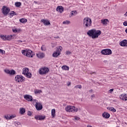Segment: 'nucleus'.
<instances>
[{"label": "nucleus", "mask_w": 127, "mask_h": 127, "mask_svg": "<svg viewBox=\"0 0 127 127\" xmlns=\"http://www.w3.org/2000/svg\"><path fill=\"white\" fill-rule=\"evenodd\" d=\"M101 34L102 32H101V30H96L95 29L89 30L87 32V35H88V36L90 37H91L93 39H95V38H98L99 36L101 35Z\"/></svg>", "instance_id": "f257e3e1"}, {"label": "nucleus", "mask_w": 127, "mask_h": 127, "mask_svg": "<svg viewBox=\"0 0 127 127\" xmlns=\"http://www.w3.org/2000/svg\"><path fill=\"white\" fill-rule=\"evenodd\" d=\"M83 25L85 28L90 27L92 25V20L90 18H85L83 19Z\"/></svg>", "instance_id": "f03ea898"}, {"label": "nucleus", "mask_w": 127, "mask_h": 127, "mask_svg": "<svg viewBox=\"0 0 127 127\" xmlns=\"http://www.w3.org/2000/svg\"><path fill=\"white\" fill-rule=\"evenodd\" d=\"M49 71V68L47 67H44L39 69V73L40 75H46Z\"/></svg>", "instance_id": "7ed1b4c3"}, {"label": "nucleus", "mask_w": 127, "mask_h": 127, "mask_svg": "<svg viewBox=\"0 0 127 127\" xmlns=\"http://www.w3.org/2000/svg\"><path fill=\"white\" fill-rule=\"evenodd\" d=\"M65 111L68 113H74V112H78V108H75L74 106H67L65 108Z\"/></svg>", "instance_id": "20e7f679"}, {"label": "nucleus", "mask_w": 127, "mask_h": 127, "mask_svg": "<svg viewBox=\"0 0 127 127\" xmlns=\"http://www.w3.org/2000/svg\"><path fill=\"white\" fill-rule=\"evenodd\" d=\"M101 53L103 55H111L113 54V52H112V50L110 49H106L102 50Z\"/></svg>", "instance_id": "39448f33"}, {"label": "nucleus", "mask_w": 127, "mask_h": 127, "mask_svg": "<svg viewBox=\"0 0 127 127\" xmlns=\"http://www.w3.org/2000/svg\"><path fill=\"white\" fill-rule=\"evenodd\" d=\"M25 79L24 77L21 75H17L15 77V81L18 82V83H19V82H23Z\"/></svg>", "instance_id": "423d86ee"}, {"label": "nucleus", "mask_w": 127, "mask_h": 127, "mask_svg": "<svg viewBox=\"0 0 127 127\" xmlns=\"http://www.w3.org/2000/svg\"><path fill=\"white\" fill-rule=\"evenodd\" d=\"M33 103H36L35 107L37 111H40L42 110L43 107L42 106V105L40 104V103L36 102V100H34Z\"/></svg>", "instance_id": "0eeeda50"}, {"label": "nucleus", "mask_w": 127, "mask_h": 127, "mask_svg": "<svg viewBox=\"0 0 127 127\" xmlns=\"http://www.w3.org/2000/svg\"><path fill=\"white\" fill-rule=\"evenodd\" d=\"M2 12L4 15H7V14H8V12H9V11L10 10V9L8 7L5 6H3L2 7Z\"/></svg>", "instance_id": "6e6552de"}, {"label": "nucleus", "mask_w": 127, "mask_h": 127, "mask_svg": "<svg viewBox=\"0 0 127 127\" xmlns=\"http://www.w3.org/2000/svg\"><path fill=\"white\" fill-rule=\"evenodd\" d=\"M34 55H35L34 52H32L29 49H27V54L26 55V56H27V57H31V58H32L34 56Z\"/></svg>", "instance_id": "1a4fd4ad"}, {"label": "nucleus", "mask_w": 127, "mask_h": 127, "mask_svg": "<svg viewBox=\"0 0 127 127\" xmlns=\"http://www.w3.org/2000/svg\"><path fill=\"white\" fill-rule=\"evenodd\" d=\"M34 118L37 121H44V120H45L46 117L45 116L35 115Z\"/></svg>", "instance_id": "9d476101"}, {"label": "nucleus", "mask_w": 127, "mask_h": 127, "mask_svg": "<svg viewBox=\"0 0 127 127\" xmlns=\"http://www.w3.org/2000/svg\"><path fill=\"white\" fill-rule=\"evenodd\" d=\"M24 98L26 101H28V102H32L33 101V98H32V96L29 95H24Z\"/></svg>", "instance_id": "9b49d317"}, {"label": "nucleus", "mask_w": 127, "mask_h": 127, "mask_svg": "<svg viewBox=\"0 0 127 127\" xmlns=\"http://www.w3.org/2000/svg\"><path fill=\"white\" fill-rule=\"evenodd\" d=\"M119 45L120 46H122V47H127V40H123L119 43Z\"/></svg>", "instance_id": "f8f14e48"}, {"label": "nucleus", "mask_w": 127, "mask_h": 127, "mask_svg": "<svg viewBox=\"0 0 127 127\" xmlns=\"http://www.w3.org/2000/svg\"><path fill=\"white\" fill-rule=\"evenodd\" d=\"M36 56L38 58H40V59H42V58H44V57H45V54L40 52L38 54H37Z\"/></svg>", "instance_id": "ddd939ff"}, {"label": "nucleus", "mask_w": 127, "mask_h": 127, "mask_svg": "<svg viewBox=\"0 0 127 127\" xmlns=\"http://www.w3.org/2000/svg\"><path fill=\"white\" fill-rule=\"evenodd\" d=\"M56 10L60 12V13H62L63 11H64V7L62 6H58L57 7Z\"/></svg>", "instance_id": "4468645a"}, {"label": "nucleus", "mask_w": 127, "mask_h": 127, "mask_svg": "<svg viewBox=\"0 0 127 127\" xmlns=\"http://www.w3.org/2000/svg\"><path fill=\"white\" fill-rule=\"evenodd\" d=\"M41 22H43V24H44L45 26L50 25V22H49V21L48 20L42 19Z\"/></svg>", "instance_id": "2eb2a0df"}, {"label": "nucleus", "mask_w": 127, "mask_h": 127, "mask_svg": "<svg viewBox=\"0 0 127 127\" xmlns=\"http://www.w3.org/2000/svg\"><path fill=\"white\" fill-rule=\"evenodd\" d=\"M120 99H121V100H123V101H127V94H122L120 96Z\"/></svg>", "instance_id": "dca6fc26"}, {"label": "nucleus", "mask_w": 127, "mask_h": 127, "mask_svg": "<svg viewBox=\"0 0 127 127\" xmlns=\"http://www.w3.org/2000/svg\"><path fill=\"white\" fill-rule=\"evenodd\" d=\"M102 116L105 119H109V118H110V114L107 112H104L102 114Z\"/></svg>", "instance_id": "f3484780"}, {"label": "nucleus", "mask_w": 127, "mask_h": 127, "mask_svg": "<svg viewBox=\"0 0 127 127\" xmlns=\"http://www.w3.org/2000/svg\"><path fill=\"white\" fill-rule=\"evenodd\" d=\"M109 20L108 19H103L101 20V23L103 25H106L108 24V22H109Z\"/></svg>", "instance_id": "a211bd4d"}, {"label": "nucleus", "mask_w": 127, "mask_h": 127, "mask_svg": "<svg viewBox=\"0 0 127 127\" xmlns=\"http://www.w3.org/2000/svg\"><path fill=\"white\" fill-rule=\"evenodd\" d=\"M78 13V12L76 10H73L70 12V14L69 15V17H72V16H75Z\"/></svg>", "instance_id": "6ab92c4d"}, {"label": "nucleus", "mask_w": 127, "mask_h": 127, "mask_svg": "<svg viewBox=\"0 0 127 127\" xmlns=\"http://www.w3.org/2000/svg\"><path fill=\"white\" fill-rule=\"evenodd\" d=\"M61 53L59 52L58 51H57V52H54V53L53 54V57H58Z\"/></svg>", "instance_id": "aec40b11"}, {"label": "nucleus", "mask_w": 127, "mask_h": 127, "mask_svg": "<svg viewBox=\"0 0 127 127\" xmlns=\"http://www.w3.org/2000/svg\"><path fill=\"white\" fill-rule=\"evenodd\" d=\"M29 71V69H28V68L25 67V68H23L22 74H24V75H25L26 74L28 73Z\"/></svg>", "instance_id": "412c9836"}, {"label": "nucleus", "mask_w": 127, "mask_h": 127, "mask_svg": "<svg viewBox=\"0 0 127 127\" xmlns=\"http://www.w3.org/2000/svg\"><path fill=\"white\" fill-rule=\"evenodd\" d=\"M19 21L21 23H25L26 22H27V19L25 18H21L19 19Z\"/></svg>", "instance_id": "4be33fe9"}, {"label": "nucleus", "mask_w": 127, "mask_h": 127, "mask_svg": "<svg viewBox=\"0 0 127 127\" xmlns=\"http://www.w3.org/2000/svg\"><path fill=\"white\" fill-rule=\"evenodd\" d=\"M62 69H63V70H65L66 71H69V66H67V65H63L62 67Z\"/></svg>", "instance_id": "5701e85b"}, {"label": "nucleus", "mask_w": 127, "mask_h": 127, "mask_svg": "<svg viewBox=\"0 0 127 127\" xmlns=\"http://www.w3.org/2000/svg\"><path fill=\"white\" fill-rule=\"evenodd\" d=\"M108 110L111 111V112H114V113H116L117 112V110H116V109L114 108V107L108 108Z\"/></svg>", "instance_id": "b1692460"}, {"label": "nucleus", "mask_w": 127, "mask_h": 127, "mask_svg": "<svg viewBox=\"0 0 127 127\" xmlns=\"http://www.w3.org/2000/svg\"><path fill=\"white\" fill-rule=\"evenodd\" d=\"M24 113H25V109L20 108V114H21V115H23V114H24Z\"/></svg>", "instance_id": "393cba45"}, {"label": "nucleus", "mask_w": 127, "mask_h": 127, "mask_svg": "<svg viewBox=\"0 0 127 127\" xmlns=\"http://www.w3.org/2000/svg\"><path fill=\"white\" fill-rule=\"evenodd\" d=\"M6 40H11L12 39V35H6Z\"/></svg>", "instance_id": "a878e982"}, {"label": "nucleus", "mask_w": 127, "mask_h": 127, "mask_svg": "<svg viewBox=\"0 0 127 127\" xmlns=\"http://www.w3.org/2000/svg\"><path fill=\"white\" fill-rule=\"evenodd\" d=\"M15 5L16 6V7H19L20 5H21V2H16L15 3Z\"/></svg>", "instance_id": "bb28decb"}, {"label": "nucleus", "mask_w": 127, "mask_h": 127, "mask_svg": "<svg viewBox=\"0 0 127 127\" xmlns=\"http://www.w3.org/2000/svg\"><path fill=\"white\" fill-rule=\"evenodd\" d=\"M0 37L1 38V39H2V40H6V35H1L0 36Z\"/></svg>", "instance_id": "cd10ccee"}, {"label": "nucleus", "mask_w": 127, "mask_h": 127, "mask_svg": "<svg viewBox=\"0 0 127 127\" xmlns=\"http://www.w3.org/2000/svg\"><path fill=\"white\" fill-rule=\"evenodd\" d=\"M70 23H71V22L69 20H66L63 22V24L68 25L70 24Z\"/></svg>", "instance_id": "c85d7f7f"}, {"label": "nucleus", "mask_w": 127, "mask_h": 127, "mask_svg": "<svg viewBox=\"0 0 127 127\" xmlns=\"http://www.w3.org/2000/svg\"><path fill=\"white\" fill-rule=\"evenodd\" d=\"M51 115L52 118H54V117H55V109L52 110Z\"/></svg>", "instance_id": "c756f323"}, {"label": "nucleus", "mask_w": 127, "mask_h": 127, "mask_svg": "<svg viewBox=\"0 0 127 127\" xmlns=\"http://www.w3.org/2000/svg\"><path fill=\"white\" fill-rule=\"evenodd\" d=\"M21 53H22V54H23V55H25V56H26V54L27 53V50H22Z\"/></svg>", "instance_id": "7c9ffc66"}, {"label": "nucleus", "mask_w": 127, "mask_h": 127, "mask_svg": "<svg viewBox=\"0 0 127 127\" xmlns=\"http://www.w3.org/2000/svg\"><path fill=\"white\" fill-rule=\"evenodd\" d=\"M57 51H58L59 52H60V53H61V51H62V49H63V48H62V47L61 46H59L57 47Z\"/></svg>", "instance_id": "2f4dec72"}, {"label": "nucleus", "mask_w": 127, "mask_h": 127, "mask_svg": "<svg viewBox=\"0 0 127 127\" xmlns=\"http://www.w3.org/2000/svg\"><path fill=\"white\" fill-rule=\"evenodd\" d=\"M25 75H26L27 78H31V76H32L31 73L28 72L26 73Z\"/></svg>", "instance_id": "473e14b6"}, {"label": "nucleus", "mask_w": 127, "mask_h": 127, "mask_svg": "<svg viewBox=\"0 0 127 127\" xmlns=\"http://www.w3.org/2000/svg\"><path fill=\"white\" fill-rule=\"evenodd\" d=\"M35 94H40V93H42V91L38 89H36L34 91Z\"/></svg>", "instance_id": "72a5a7b5"}, {"label": "nucleus", "mask_w": 127, "mask_h": 127, "mask_svg": "<svg viewBox=\"0 0 127 127\" xmlns=\"http://www.w3.org/2000/svg\"><path fill=\"white\" fill-rule=\"evenodd\" d=\"M4 119H6V120H7V121L10 120V117L9 115H5V116H4Z\"/></svg>", "instance_id": "f704fd0d"}, {"label": "nucleus", "mask_w": 127, "mask_h": 127, "mask_svg": "<svg viewBox=\"0 0 127 127\" xmlns=\"http://www.w3.org/2000/svg\"><path fill=\"white\" fill-rule=\"evenodd\" d=\"M15 74V70H10V75H14Z\"/></svg>", "instance_id": "c9c22d12"}, {"label": "nucleus", "mask_w": 127, "mask_h": 127, "mask_svg": "<svg viewBox=\"0 0 127 127\" xmlns=\"http://www.w3.org/2000/svg\"><path fill=\"white\" fill-rule=\"evenodd\" d=\"M41 50L42 51H46V47H45L44 45H43L42 47H41Z\"/></svg>", "instance_id": "e433bc0d"}, {"label": "nucleus", "mask_w": 127, "mask_h": 127, "mask_svg": "<svg viewBox=\"0 0 127 127\" xmlns=\"http://www.w3.org/2000/svg\"><path fill=\"white\" fill-rule=\"evenodd\" d=\"M74 88H76V89H77V88H78V89H82V85H76L75 86H74Z\"/></svg>", "instance_id": "4c0bfd02"}, {"label": "nucleus", "mask_w": 127, "mask_h": 127, "mask_svg": "<svg viewBox=\"0 0 127 127\" xmlns=\"http://www.w3.org/2000/svg\"><path fill=\"white\" fill-rule=\"evenodd\" d=\"M15 127H18V126H20V123L19 122H15Z\"/></svg>", "instance_id": "58836bf2"}, {"label": "nucleus", "mask_w": 127, "mask_h": 127, "mask_svg": "<svg viewBox=\"0 0 127 127\" xmlns=\"http://www.w3.org/2000/svg\"><path fill=\"white\" fill-rule=\"evenodd\" d=\"M10 15H11L12 16H13V15H15V12H14V11H12L11 12Z\"/></svg>", "instance_id": "ea45409f"}, {"label": "nucleus", "mask_w": 127, "mask_h": 127, "mask_svg": "<svg viewBox=\"0 0 127 127\" xmlns=\"http://www.w3.org/2000/svg\"><path fill=\"white\" fill-rule=\"evenodd\" d=\"M4 71L5 73H6L7 74H10V70L7 69V70H5Z\"/></svg>", "instance_id": "a19ab883"}, {"label": "nucleus", "mask_w": 127, "mask_h": 127, "mask_svg": "<svg viewBox=\"0 0 127 127\" xmlns=\"http://www.w3.org/2000/svg\"><path fill=\"white\" fill-rule=\"evenodd\" d=\"M10 116V120H11L12 119H13L14 118H15V115H9Z\"/></svg>", "instance_id": "79ce46f5"}, {"label": "nucleus", "mask_w": 127, "mask_h": 127, "mask_svg": "<svg viewBox=\"0 0 127 127\" xmlns=\"http://www.w3.org/2000/svg\"><path fill=\"white\" fill-rule=\"evenodd\" d=\"M71 52H70V51H66V52H65V54L66 55H70V54H71Z\"/></svg>", "instance_id": "37998d69"}, {"label": "nucleus", "mask_w": 127, "mask_h": 127, "mask_svg": "<svg viewBox=\"0 0 127 127\" xmlns=\"http://www.w3.org/2000/svg\"><path fill=\"white\" fill-rule=\"evenodd\" d=\"M74 120L75 121H79V120H80V118L78 117H76L75 116L74 117Z\"/></svg>", "instance_id": "c03bdc74"}, {"label": "nucleus", "mask_w": 127, "mask_h": 127, "mask_svg": "<svg viewBox=\"0 0 127 127\" xmlns=\"http://www.w3.org/2000/svg\"><path fill=\"white\" fill-rule=\"evenodd\" d=\"M27 115L28 116H30L32 115V113H31L30 111H28Z\"/></svg>", "instance_id": "a18cd8bd"}, {"label": "nucleus", "mask_w": 127, "mask_h": 127, "mask_svg": "<svg viewBox=\"0 0 127 127\" xmlns=\"http://www.w3.org/2000/svg\"><path fill=\"white\" fill-rule=\"evenodd\" d=\"M12 31L13 32H14V33H15L16 32H17L18 31L17 30V29H12Z\"/></svg>", "instance_id": "49530a36"}, {"label": "nucleus", "mask_w": 127, "mask_h": 127, "mask_svg": "<svg viewBox=\"0 0 127 127\" xmlns=\"http://www.w3.org/2000/svg\"><path fill=\"white\" fill-rule=\"evenodd\" d=\"M123 25H124V26H127V21H125L123 23Z\"/></svg>", "instance_id": "de8ad7c7"}, {"label": "nucleus", "mask_w": 127, "mask_h": 127, "mask_svg": "<svg viewBox=\"0 0 127 127\" xmlns=\"http://www.w3.org/2000/svg\"><path fill=\"white\" fill-rule=\"evenodd\" d=\"M113 92H114V89H111L109 90V92L110 93V94H112Z\"/></svg>", "instance_id": "09e8293b"}, {"label": "nucleus", "mask_w": 127, "mask_h": 127, "mask_svg": "<svg viewBox=\"0 0 127 127\" xmlns=\"http://www.w3.org/2000/svg\"><path fill=\"white\" fill-rule=\"evenodd\" d=\"M0 53H2V54H3V50L0 49Z\"/></svg>", "instance_id": "8fccbe9b"}, {"label": "nucleus", "mask_w": 127, "mask_h": 127, "mask_svg": "<svg viewBox=\"0 0 127 127\" xmlns=\"http://www.w3.org/2000/svg\"><path fill=\"white\" fill-rule=\"evenodd\" d=\"M17 42H24V41H22L20 40H19L17 41Z\"/></svg>", "instance_id": "3c124183"}, {"label": "nucleus", "mask_w": 127, "mask_h": 127, "mask_svg": "<svg viewBox=\"0 0 127 127\" xmlns=\"http://www.w3.org/2000/svg\"><path fill=\"white\" fill-rule=\"evenodd\" d=\"M91 99H92V98H95V94H93L91 96Z\"/></svg>", "instance_id": "603ef678"}, {"label": "nucleus", "mask_w": 127, "mask_h": 127, "mask_svg": "<svg viewBox=\"0 0 127 127\" xmlns=\"http://www.w3.org/2000/svg\"><path fill=\"white\" fill-rule=\"evenodd\" d=\"M70 85H71V82H69L67 83V86H70Z\"/></svg>", "instance_id": "864d4df0"}, {"label": "nucleus", "mask_w": 127, "mask_h": 127, "mask_svg": "<svg viewBox=\"0 0 127 127\" xmlns=\"http://www.w3.org/2000/svg\"><path fill=\"white\" fill-rule=\"evenodd\" d=\"M90 74L92 75V74H96V72H91Z\"/></svg>", "instance_id": "5fc2aeb1"}, {"label": "nucleus", "mask_w": 127, "mask_h": 127, "mask_svg": "<svg viewBox=\"0 0 127 127\" xmlns=\"http://www.w3.org/2000/svg\"><path fill=\"white\" fill-rule=\"evenodd\" d=\"M125 16H127V11L126 12V13L124 14Z\"/></svg>", "instance_id": "6e6d98bb"}, {"label": "nucleus", "mask_w": 127, "mask_h": 127, "mask_svg": "<svg viewBox=\"0 0 127 127\" xmlns=\"http://www.w3.org/2000/svg\"><path fill=\"white\" fill-rule=\"evenodd\" d=\"M89 92H90V93H92V92H93V89H91V90H89Z\"/></svg>", "instance_id": "4d7b16f0"}, {"label": "nucleus", "mask_w": 127, "mask_h": 127, "mask_svg": "<svg viewBox=\"0 0 127 127\" xmlns=\"http://www.w3.org/2000/svg\"><path fill=\"white\" fill-rule=\"evenodd\" d=\"M87 127H92V126H87Z\"/></svg>", "instance_id": "13d9d810"}]
</instances>
